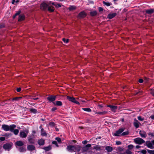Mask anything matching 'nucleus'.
I'll use <instances>...</instances> for the list:
<instances>
[{
	"label": "nucleus",
	"mask_w": 154,
	"mask_h": 154,
	"mask_svg": "<svg viewBox=\"0 0 154 154\" xmlns=\"http://www.w3.org/2000/svg\"><path fill=\"white\" fill-rule=\"evenodd\" d=\"M47 11H48L49 12H53L54 11V8L52 5H49Z\"/></svg>",
	"instance_id": "nucleus-17"
},
{
	"label": "nucleus",
	"mask_w": 154,
	"mask_h": 154,
	"mask_svg": "<svg viewBox=\"0 0 154 154\" xmlns=\"http://www.w3.org/2000/svg\"><path fill=\"white\" fill-rule=\"evenodd\" d=\"M126 154H131L132 152L129 149H127L125 151Z\"/></svg>",
	"instance_id": "nucleus-48"
},
{
	"label": "nucleus",
	"mask_w": 154,
	"mask_h": 154,
	"mask_svg": "<svg viewBox=\"0 0 154 154\" xmlns=\"http://www.w3.org/2000/svg\"><path fill=\"white\" fill-rule=\"evenodd\" d=\"M38 144L40 146H43L45 143V140L42 139H39L37 142Z\"/></svg>",
	"instance_id": "nucleus-16"
},
{
	"label": "nucleus",
	"mask_w": 154,
	"mask_h": 154,
	"mask_svg": "<svg viewBox=\"0 0 154 154\" xmlns=\"http://www.w3.org/2000/svg\"><path fill=\"white\" fill-rule=\"evenodd\" d=\"M107 107H109L112 111L115 112L117 108V106H116L108 105Z\"/></svg>",
	"instance_id": "nucleus-15"
},
{
	"label": "nucleus",
	"mask_w": 154,
	"mask_h": 154,
	"mask_svg": "<svg viewBox=\"0 0 154 154\" xmlns=\"http://www.w3.org/2000/svg\"><path fill=\"white\" fill-rule=\"evenodd\" d=\"M145 12L147 14H151L154 13V9H147L145 11Z\"/></svg>",
	"instance_id": "nucleus-19"
},
{
	"label": "nucleus",
	"mask_w": 154,
	"mask_h": 154,
	"mask_svg": "<svg viewBox=\"0 0 154 154\" xmlns=\"http://www.w3.org/2000/svg\"><path fill=\"white\" fill-rule=\"evenodd\" d=\"M29 132V131L28 130H26L23 131H21L20 132V136L22 138H25L27 136Z\"/></svg>",
	"instance_id": "nucleus-4"
},
{
	"label": "nucleus",
	"mask_w": 154,
	"mask_h": 154,
	"mask_svg": "<svg viewBox=\"0 0 154 154\" xmlns=\"http://www.w3.org/2000/svg\"><path fill=\"white\" fill-rule=\"evenodd\" d=\"M148 152L150 154H154V150H150L147 149Z\"/></svg>",
	"instance_id": "nucleus-42"
},
{
	"label": "nucleus",
	"mask_w": 154,
	"mask_h": 154,
	"mask_svg": "<svg viewBox=\"0 0 154 154\" xmlns=\"http://www.w3.org/2000/svg\"><path fill=\"white\" fill-rule=\"evenodd\" d=\"M55 6L56 8H60L61 7V5L59 3H56Z\"/></svg>",
	"instance_id": "nucleus-50"
},
{
	"label": "nucleus",
	"mask_w": 154,
	"mask_h": 154,
	"mask_svg": "<svg viewBox=\"0 0 154 154\" xmlns=\"http://www.w3.org/2000/svg\"><path fill=\"white\" fill-rule=\"evenodd\" d=\"M34 138L35 136L33 134L29 135L27 137L29 142L31 144L34 143L35 141Z\"/></svg>",
	"instance_id": "nucleus-7"
},
{
	"label": "nucleus",
	"mask_w": 154,
	"mask_h": 154,
	"mask_svg": "<svg viewBox=\"0 0 154 154\" xmlns=\"http://www.w3.org/2000/svg\"><path fill=\"white\" fill-rule=\"evenodd\" d=\"M88 142V141H87V140H84V141H83L82 142V143L84 144V145H85Z\"/></svg>",
	"instance_id": "nucleus-60"
},
{
	"label": "nucleus",
	"mask_w": 154,
	"mask_h": 154,
	"mask_svg": "<svg viewBox=\"0 0 154 154\" xmlns=\"http://www.w3.org/2000/svg\"><path fill=\"white\" fill-rule=\"evenodd\" d=\"M141 152L143 154H146V150L143 149L141 150Z\"/></svg>",
	"instance_id": "nucleus-53"
},
{
	"label": "nucleus",
	"mask_w": 154,
	"mask_h": 154,
	"mask_svg": "<svg viewBox=\"0 0 154 154\" xmlns=\"http://www.w3.org/2000/svg\"><path fill=\"white\" fill-rule=\"evenodd\" d=\"M68 9L70 11H72L75 10L76 9V7L74 5H70L68 8Z\"/></svg>",
	"instance_id": "nucleus-29"
},
{
	"label": "nucleus",
	"mask_w": 154,
	"mask_h": 154,
	"mask_svg": "<svg viewBox=\"0 0 154 154\" xmlns=\"http://www.w3.org/2000/svg\"><path fill=\"white\" fill-rule=\"evenodd\" d=\"M19 132V131L17 129H16L15 130H14L12 132H13L14 134L16 135H17L18 134V133Z\"/></svg>",
	"instance_id": "nucleus-37"
},
{
	"label": "nucleus",
	"mask_w": 154,
	"mask_h": 154,
	"mask_svg": "<svg viewBox=\"0 0 154 154\" xmlns=\"http://www.w3.org/2000/svg\"><path fill=\"white\" fill-rule=\"evenodd\" d=\"M149 135H150L151 137H154V134L153 133H150L148 134Z\"/></svg>",
	"instance_id": "nucleus-61"
},
{
	"label": "nucleus",
	"mask_w": 154,
	"mask_h": 154,
	"mask_svg": "<svg viewBox=\"0 0 154 154\" xmlns=\"http://www.w3.org/2000/svg\"><path fill=\"white\" fill-rule=\"evenodd\" d=\"M139 134L141 137L143 138H145L146 137V133L145 131H140L139 132Z\"/></svg>",
	"instance_id": "nucleus-21"
},
{
	"label": "nucleus",
	"mask_w": 154,
	"mask_h": 154,
	"mask_svg": "<svg viewBox=\"0 0 154 154\" xmlns=\"http://www.w3.org/2000/svg\"><path fill=\"white\" fill-rule=\"evenodd\" d=\"M140 83H142L143 82V80L142 79H140L138 81Z\"/></svg>",
	"instance_id": "nucleus-58"
},
{
	"label": "nucleus",
	"mask_w": 154,
	"mask_h": 154,
	"mask_svg": "<svg viewBox=\"0 0 154 154\" xmlns=\"http://www.w3.org/2000/svg\"><path fill=\"white\" fill-rule=\"evenodd\" d=\"M5 27V24L3 23H1L0 24V28L2 29Z\"/></svg>",
	"instance_id": "nucleus-43"
},
{
	"label": "nucleus",
	"mask_w": 154,
	"mask_h": 154,
	"mask_svg": "<svg viewBox=\"0 0 154 154\" xmlns=\"http://www.w3.org/2000/svg\"><path fill=\"white\" fill-rule=\"evenodd\" d=\"M49 125L51 127H54L55 125V124L53 122H50L49 123Z\"/></svg>",
	"instance_id": "nucleus-45"
},
{
	"label": "nucleus",
	"mask_w": 154,
	"mask_h": 154,
	"mask_svg": "<svg viewBox=\"0 0 154 154\" xmlns=\"http://www.w3.org/2000/svg\"><path fill=\"white\" fill-rule=\"evenodd\" d=\"M82 109L84 111L88 112H91V109L90 108H82Z\"/></svg>",
	"instance_id": "nucleus-34"
},
{
	"label": "nucleus",
	"mask_w": 154,
	"mask_h": 154,
	"mask_svg": "<svg viewBox=\"0 0 154 154\" xmlns=\"http://www.w3.org/2000/svg\"><path fill=\"white\" fill-rule=\"evenodd\" d=\"M5 137H0V140L2 141H4L5 140Z\"/></svg>",
	"instance_id": "nucleus-56"
},
{
	"label": "nucleus",
	"mask_w": 154,
	"mask_h": 154,
	"mask_svg": "<svg viewBox=\"0 0 154 154\" xmlns=\"http://www.w3.org/2000/svg\"><path fill=\"white\" fill-rule=\"evenodd\" d=\"M133 147L134 146L132 144L129 145L128 146V149H131L133 148Z\"/></svg>",
	"instance_id": "nucleus-44"
},
{
	"label": "nucleus",
	"mask_w": 154,
	"mask_h": 154,
	"mask_svg": "<svg viewBox=\"0 0 154 154\" xmlns=\"http://www.w3.org/2000/svg\"><path fill=\"white\" fill-rule=\"evenodd\" d=\"M98 107H99V108H101L102 107H103V106H102L101 105V104H99L98 105Z\"/></svg>",
	"instance_id": "nucleus-63"
},
{
	"label": "nucleus",
	"mask_w": 154,
	"mask_h": 154,
	"mask_svg": "<svg viewBox=\"0 0 154 154\" xmlns=\"http://www.w3.org/2000/svg\"><path fill=\"white\" fill-rule=\"evenodd\" d=\"M97 12L95 10H94L93 11H91L90 12V14L91 17H94L96 16L97 15Z\"/></svg>",
	"instance_id": "nucleus-24"
},
{
	"label": "nucleus",
	"mask_w": 154,
	"mask_h": 154,
	"mask_svg": "<svg viewBox=\"0 0 154 154\" xmlns=\"http://www.w3.org/2000/svg\"><path fill=\"white\" fill-rule=\"evenodd\" d=\"M103 3L104 5H106L107 6H109L112 5L111 3L108 2H106L105 1H103Z\"/></svg>",
	"instance_id": "nucleus-36"
},
{
	"label": "nucleus",
	"mask_w": 154,
	"mask_h": 154,
	"mask_svg": "<svg viewBox=\"0 0 154 154\" xmlns=\"http://www.w3.org/2000/svg\"><path fill=\"white\" fill-rule=\"evenodd\" d=\"M129 134V132L128 131H125V132H123L121 134V136H125V135H128Z\"/></svg>",
	"instance_id": "nucleus-33"
},
{
	"label": "nucleus",
	"mask_w": 154,
	"mask_h": 154,
	"mask_svg": "<svg viewBox=\"0 0 154 154\" xmlns=\"http://www.w3.org/2000/svg\"><path fill=\"white\" fill-rule=\"evenodd\" d=\"M57 108L56 107H54L53 108H52L51 109V111L52 112H54L56 110H57Z\"/></svg>",
	"instance_id": "nucleus-47"
},
{
	"label": "nucleus",
	"mask_w": 154,
	"mask_h": 154,
	"mask_svg": "<svg viewBox=\"0 0 154 154\" xmlns=\"http://www.w3.org/2000/svg\"><path fill=\"white\" fill-rule=\"evenodd\" d=\"M29 111L31 113H33L34 114L36 113L37 112V109H34L33 108H31L29 109Z\"/></svg>",
	"instance_id": "nucleus-27"
},
{
	"label": "nucleus",
	"mask_w": 154,
	"mask_h": 154,
	"mask_svg": "<svg viewBox=\"0 0 154 154\" xmlns=\"http://www.w3.org/2000/svg\"><path fill=\"white\" fill-rule=\"evenodd\" d=\"M125 129L121 128L116 131L113 135L116 137L121 136V134L124 131Z\"/></svg>",
	"instance_id": "nucleus-8"
},
{
	"label": "nucleus",
	"mask_w": 154,
	"mask_h": 154,
	"mask_svg": "<svg viewBox=\"0 0 154 154\" xmlns=\"http://www.w3.org/2000/svg\"><path fill=\"white\" fill-rule=\"evenodd\" d=\"M67 99L69 101L76 103L77 104L79 105L80 104L76 100L75 98L73 97H71L68 96H67Z\"/></svg>",
	"instance_id": "nucleus-9"
},
{
	"label": "nucleus",
	"mask_w": 154,
	"mask_h": 154,
	"mask_svg": "<svg viewBox=\"0 0 154 154\" xmlns=\"http://www.w3.org/2000/svg\"><path fill=\"white\" fill-rule=\"evenodd\" d=\"M91 146V145L90 144L86 145L83 146L82 149V152H80L82 148L81 146L79 145L68 146L66 148L67 150L70 152H76L75 154H80L82 152L85 153V152L88 151L89 152H91V151L89 150V148Z\"/></svg>",
	"instance_id": "nucleus-1"
},
{
	"label": "nucleus",
	"mask_w": 154,
	"mask_h": 154,
	"mask_svg": "<svg viewBox=\"0 0 154 154\" xmlns=\"http://www.w3.org/2000/svg\"><path fill=\"white\" fill-rule=\"evenodd\" d=\"M5 101H4L2 103H0V106H4L6 104V103H5Z\"/></svg>",
	"instance_id": "nucleus-57"
},
{
	"label": "nucleus",
	"mask_w": 154,
	"mask_h": 154,
	"mask_svg": "<svg viewBox=\"0 0 154 154\" xmlns=\"http://www.w3.org/2000/svg\"><path fill=\"white\" fill-rule=\"evenodd\" d=\"M50 5L48 2H46L42 3L40 5V9L44 11H47L48 6Z\"/></svg>",
	"instance_id": "nucleus-3"
},
{
	"label": "nucleus",
	"mask_w": 154,
	"mask_h": 154,
	"mask_svg": "<svg viewBox=\"0 0 154 154\" xmlns=\"http://www.w3.org/2000/svg\"><path fill=\"white\" fill-rule=\"evenodd\" d=\"M117 13H110L108 15L107 18L110 19H111L115 17Z\"/></svg>",
	"instance_id": "nucleus-14"
},
{
	"label": "nucleus",
	"mask_w": 154,
	"mask_h": 154,
	"mask_svg": "<svg viewBox=\"0 0 154 154\" xmlns=\"http://www.w3.org/2000/svg\"><path fill=\"white\" fill-rule=\"evenodd\" d=\"M13 145V144L12 142H10L5 144L3 145V147L5 150L9 151Z\"/></svg>",
	"instance_id": "nucleus-5"
},
{
	"label": "nucleus",
	"mask_w": 154,
	"mask_h": 154,
	"mask_svg": "<svg viewBox=\"0 0 154 154\" xmlns=\"http://www.w3.org/2000/svg\"><path fill=\"white\" fill-rule=\"evenodd\" d=\"M105 149L108 152H111L113 150V148L110 146H107L105 147Z\"/></svg>",
	"instance_id": "nucleus-25"
},
{
	"label": "nucleus",
	"mask_w": 154,
	"mask_h": 154,
	"mask_svg": "<svg viewBox=\"0 0 154 154\" xmlns=\"http://www.w3.org/2000/svg\"><path fill=\"white\" fill-rule=\"evenodd\" d=\"M98 10L100 12H102L103 11V8L101 7H99L98 8Z\"/></svg>",
	"instance_id": "nucleus-51"
},
{
	"label": "nucleus",
	"mask_w": 154,
	"mask_h": 154,
	"mask_svg": "<svg viewBox=\"0 0 154 154\" xmlns=\"http://www.w3.org/2000/svg\"><path fill=\"white\" fill-rule=\"evenodd\" d=\"M137 119L139 120L140 121H142L144 120V119L142 118L141 116H138L137 117Z\"/></svg>",
	"instance_id": "nucleus-52"
},
{
	"label": "nucleus",
	"mask_w": 154,
	"mask_h": 154,
	"mask_svg": "<svg viewBox=\"0 0 154 154\" xmlns=\"http://www.w3.org/2000/svg\"><path fill=\"white\" fill-rule=\"evenodd\" d=\"M21 13V11L19 10L18 11H17L14 15L13 16V19H15L16 17L18 15H19Z\"/></svg>",
	"instance_id": "nucleus-28"
},
{
	"label": "nucleus",
	"mask_w": 154,
	"mask_h": 154,
	"mask_svg": "<svg viewBox=\"0 0 154 154\" xmlns=\"http://www.w3.org/2000/svg\"><path fill=\"white\" fill-rule=\"evenodd\" d=\"M94 149L97 151H101V150H102V149H101L100 146H94Z\"/></svg>",
	"instance_id": "nucleus-32"
},
{
	"label": "nucleus",
	"mask_w": 154,
	"mask_h": 154,
	"mask_svg": "<svg viewBox=\"0 0 154 154\" xmlns=\"http://www.w3.org/2000/svg\"><path fill=\"white\" fill-rule=\"evenodd\" d=\"M107 113V111H104L102 112H97L96 114H97L101 115H104L106 114Z\"/></svg>",
	"instance_id": "nucleus-31"
},
{
	"label": "nucleus",
	"mask_w": 154,
	"mask_h": 154,
	"mask_svg": "<svg viewBox=\"0 0 154 154\" xmlns=\"http://www.w3.org/2000/svg\"><path fill=\"white\" fill-rule=\"evenodd\" d=\"M41 135L42 136H47V134L45 132V131H44L43 128H41Z\"/></svg>",
	"instance_id": "nucleus-30"
},
{
	"label": "nucleus",
	"mask_w": 154,
	"mask_h": 154,
	"mask_svg": "<svg viewBox=\"0 0 154 154\" xmlns=\"http://www.w3.org/2000/svg\"><path fill=\"white\" fill-rule=\"evenodd\" d=\"M15 144L19 146H22L24 145L23 142L21 141H17L16 142Z\"/></svg>",
	"instance_id": "nucleus-23"
},
{
	"label": "nucleus",
	"mask_w": 154,
	"mask_h": 154,
	"mask_svg": "<svg viewBox=\"0 0 154 154\" xmlns=\"http://www.w3.org/2000/svg\"><path fill=\"white\" fill-rule=\"evenodd\" d=\"M52 144H54L56 145V146L57 147H59V145H58V144H57V142L56 141H53L52 142Z\"/></svg>",
	"instance_id": "nucleus-41"
},
{
	"label": "nucleus",
	"mask_w": 154,
	"mask_h": 154,
	"mask_svg": "<svg viewBox=\"0 0 154 154\" xmlns=\"http://www.w3.org/2000/svg\"><path fill=\"white\" fill-rule=\"evenodd\" d=\"M62 40L65 43H67L69 42V39H66L65 38H62Z\"/></svg>",
	"instance_id": "nucleus-40"
},
{
	"label": "nucleus",
	"mask_w": 154,
	"mask_h": 154,
	"mask_svg": "<svg viewBox=\"0 0 154 154\" xmlns=\"http://www.w3.org/2000/svg\"><path fill=\"white\" fill-rule=\"evenodd\" d=\"M150 91V94L153 97H154V89L151 88L149 90Z\"/></svg>",
	"instance_id": "nucleus-38"
},
{
	"label": "nucleus",
	"mask_w": 154,
	"mask_h": 154,
	"mask_svg": "<svg viewBox=\"0 0 154 154\" xmlns=\"http://www.w3.org/2000/svg\"><path fill=\"white\" fill-rule=\"evenodd\" d=\"M134 120L135 122L134 123V125L136 128H138L139 127V124L140 123L135 119H134Z\"/></svg>",
	"instance_id": "nucleus-22"
},
{
	"label": "nucleus",
	"mask_w": 154,
	"mask_h": 154,
	"mask_svg": "<svg viewBox=\"0 0 154 154\" xmlns=\"http://www.w3.org/2000/svg\"><path fill=\"white\" fill-rule=\"evenodd\" d=\"M150 117L152 119L154 120V115H151Z\"/></svg>",
	"instance_id": "nucleus-64"
},
{
	"label": "nucleus",
	"mask_w": 154,
	"mask_h": 154,
	"mask_svg": "<svg viewBox=\"0 0 154 154\" xmlns=\"http://www.w3.org/2000/svg\"><path fill=\"white\" fill-rule=\"evenodd\" d=\"M21 90V88H17L16 89L17 91V92H20Z\"/></svg>",
	"instance_id": "nucleus-59"
},
{
	"label": "nucleus",
	"mask_w": 154,
	"mask_h": 154,
	"mask_svg": "<svg viewBox=\"0 0 154 154\" xmlns=\"http://www.w3.org/2000/svg\"><path fill=\"white\" fill-rule=\"evenodd\" d=\"M118 150L119 151H122L123 150V149L121 147H119L118 148Z\"/></svg>",
	"instance_id": "nucleus-62"
},
{
	"label": "nucleus",
	"mask_w": 154,
	"mask_h": 154,
	"mask_svg": "<svg viewBox=\"0 0 154 154\" xmlns=\"http://www.w3.org/2000/svg\"><path fill=\"white\" fill-rule=\"evenodd\" d=\"M27 149L29 151H32L35 150V146L32 145H28L27 146Z\"/></svg>",
	"instance_id": "nucleus-11"
},
{
	"label": "nucleus",
	"mask_w": 154,
	"mask_h": 154,
	"mask_svg": "<svg viewBox=\"0 0 154 154\" xmlns=\"http://www.w3.org/2000/svg\"><path fill=\"white\" fill-rule=\"evenodd\" d=\"M145 145H146L148 147L151 149H152L153 148V147L152 143L150 141L146 142V144H145Z\"/></svg>",
	"instance_id": "nucleus-18"
},
{
	"label": "nucleus",
	"mask_w": 154,
	"mask_h": 154,
	"mask_svg": "<svg viewBox=\"0 0 154 154\" xmlns=\"http://www.w3.org/2000/svg\"><path fill=\"white\" fill-rule=\"evenodd\" d=\"M25 15L23 14H20L19 16L18 21L19 22H21L25 20Z\"/></svg>",
	"instance_id": "nucleus-13"
},
{
	"label": "nucleus",
	"mask_w": 154,
	"mask_h": 154,
	"mask_svg": "<svg viewBox=\"0 0 154 154\" xmlns=\"http://www.w3.org/2000/svg\"><path fill=\"white\" fill-rule=\"evenodd\" d=\"M31 99H33V100H38L39 99V98L38 97H36V98H35V97H34V96H31Z\"/></svg>",
	"instance_id": "nucleus-55"
},
{
	"label": "nucleus",
	"mask_w": 154,
	"mask_h": 154,
	"mask_svg": "<svg viewBox=\"0 0 154 154\" xmlns=\"http://www.w3.org/2000/svg\"><path fill=\"white\" fill-rule=\"evenodd\" d=\"M48 4L49 5H53L54 6H55L56 4H55V3L54 2H48Z\"/></svg>",
	"instance_id": "nucleus-49"
},
{
	"label": "nucleus",
	"mask_w": 154,
	"mask_h": 154,
	"mask_svg": "<svg viewBox=\"0 0 154 154\" xmlns=\"http://www.w3.org/2000/svg\"><path fill=\"white\" fill-rule=\"evenodd\" d=\"M55 139L57 140V141L59 143H61V139L59 137H56Z\"/></svg>",
	"instance_id": "nucleus-39"
},
{
	"label": "nucleus",
	"mask_w": 154,
	"mask_h": 154,
	"mask_svg": "<svg viewBox=\"0 0 154 154\" xmlns=\"http://www.w3.org/2000/svg\"><path fill=\"white\" fill-rule=\"evenodd\" d=\"M56 96H50L48 97H47V99L50 102H52L54 100H55L56 99Z\"/></svg>",
	"instance_id": "nucleus-12"
},
{
	"label": "nucleus",
	"mask_w": 154,
	"mask_h": 154,
	"mask_svg": "<svg viewBox=\"0 0 154 154\" xmlns=\"http://www.w3.org/2000/svg\"><path fill=\"white\" fill-rule=\"evenodd\" d=\"M116 144L118 145H120L122 144V142L119 141H117L116 142Z\"/></svg>",
	"instance_id": "nucleus-54"
},
{
	"label": "nucleus",
	"mask_w": 154,
	"mask_h": 154,
	"mask_svg": "<svg viewBox=\"0 0 154 154\" xmlns=\"http://www.w3.org/2000/svg\"><path fill=\"white\" fill-rule=\"evenodd\" d=\"M53 103L54 105H57L59 106H61L63 105L62 102L60 101H57L55 102H53Z\"/></svg>",
	"instance_id": "nucleus-20"
},
{
	"label": "nucleus",
	"mask_w": 154,
	"mask_h": 154,
	"mask_svg": "<svg viewBox=\"0 0 154 154\" xmlns=\"http://www.w3.org/2000/svg\"><path fill=\"white\" fill-rule=\"evenodd\" d=\"M21 98V97H15L12 98L13 100H18Z\"/></svg>",
	"instance_id": "nucleus-46"
},
{
	"label": "nucleus",
	"mask_w": 154,
	"mask_h": 154,
	"mask_svg": "<svg viewBox=\"0 0 154 154\" xmlns=\"http://www.w3.org/2000/svg\"><path fill=\"white\" fill-rule=\"evenodd\" d=\"M42 148L45 150L46 151H48L51 149V147L50 145H49L48 146Z\"/></svg>",
	"instance_id": "nucleus-26"
},
{
	"label": "nucleus",
	"mask_w": 154,
	"mask_h": 154,
	"mask_svg": "<svg viewBox=\"0 0 154 154\" xmlns=\"http://www.w3.org/2000/svg\"><path fill=\"white\" fill-rule=\"evenodd\" d=\"M87 16L86 13L84 11H82L79 13L77 16L78 18L79 19L83 18Z\"/></svg>",
	"instance_id": "nucleus-10"
},
{
	"label": "nucleus",
	"mask_w": 154,
	"mask_h": 154,
	"mask_svg": "<svg viewBox=\"0 0 154 154\" xmlns=\"http://www.w3.org/2000/svg\"><path fill=\"white\" fill-rule=\"evenodd\" d=\"M26 149L23 147H21L19 149V151L20 152H24L26 151Z\"/></svg>",
	"instance_id": "nucleus-35"
},
{
	"label": "nucleus",
	"mask_w": 154,
	"mask_h": 154,
	"mask_svg": "<svg viewBox=\"0 0 154 154\" xmlns=\"http://www.w3.org/2000/svg\"><path fill=\"white\" fill-rule=\"evenodd\" d=\"M134 141L137 144H138L140 145L145 142V140L142 139L137 137L134 140Z\"/></svg>",
	"instance_id": "nucleus-6"
},
{
	"label": "nucleus",
	"mask_w": 154,
	"mask_h": 154,
	"mask_svg": "<svg viewBox=\"0 0 154 154\" xmlns=\"http://www.w3.org/2000/svg\"><path fill=\"white\" fill-rule=\"evenodd\" d=\"M16 127V125L14 124L11 125L9 126L4 124L2 125V128L5 131H7L10 130L11 132H12L14 129Z\"/></svg>",
	"instance_id": "nucleus-2"
}]
</instances>
